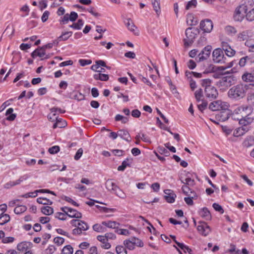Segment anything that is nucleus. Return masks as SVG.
Returning a JSON list of instances; mask_svg holds the SVG:
<instances>
[{
	"label": "nucleus",
	"instance_id": "nucleus-15",
	"mask_svg": "<svg viewBox=\"0 0 254 254\" xmlns=\"http://www.w3.org/2000/svg\"><path fill=\"white\" fill-rule=\"evenodd\" d=\"M105 187L109 191L114 193L118 186L113 182L112 179H108L105 183Z\"/></svg>",
	"mask_w": 254,
	"mask_h": 254
},
{
	"label": "nucleus",
	"instance_id": "nucleus-48",
	"mask_svg": "<svg viewBox=\"0 0 254 254\" xmlns=\"http://www.w3.org/2000/svg\"><path fill=\"white\" fill-rule=\"evenodd\" d=\"M124 244L126 247L130 250H132L134 249L135 246L133 245L132 242L129 240H125Z\"/></svg>",
	"mask_w": 254,
	"mask_h": 254
},
{
	"label": "nucleus",
	"instance_id": "nucleus-8",
	"mask_svg": "<svg viewBox=\"0 0 254 254\" xmlns=\"http://www.w3.org/2000/svg\"><path fill=\"white\" fill-rule=\"evenodd\" d=\"M212 48L211 46H207L198 55V62L203 61L209 57Z\"/></svg>",
	"mask_w": 254,
	"mask_h": 254
},
{
	"label": "nucleus",
	"instance_id": "nucleus-59",
	"mask_svg": "<svg viewBox=\"0 0 254 254\" xmlns=\"http://www.w3.org/2000/svg\"><path fill=\"white\" fill-rule=\"evenodd\" d=\"M55 217L61 220H65L66 218V215L62 212H57L56 213Z\"/></svg>",
	"mask_w": 254,
	"mask_h": 254
},
{
	"label": "nucleus",
	"instance_id": "nucleus-45",
	"mask_svg": "<svg viewBox=\"0 0 254 254\" xmlns=\"http://www.w3.org/2000/svg\"><path fill=\"white\" fill-rule=\"evenodd\" d=\"M132 242L134 246L142 247L143 246V242L138 238L135 237L132 238L130 239Z\"/></svg>",
	"mask_w": 254,
	"mask_h": 254
},
{
	"label": "nucleus",
	"instance_id": "nucleus-21",
	"mask_svg": "<svg viewBox=\"0 0 254 254\" xmlns=\"http://www.w3.org/2000/svg\"><path fill=\"white\" fill-rule=\"evenodd\" d=\"M242 80L247 82L254 81V75L252 73L245 72L242 76Z\"/></svg>",
	"mask_w": 254,
	"mask_h": 254
},
{
	"label": "nucleus",
	"instance_id": "nucleus-13",
	"mask_svg": "<svg viewBox=\"0 0 254 254\" xmlns=\"http://www.w3.org/2000/svg\"><path fill=\"white\" fill-rule=\"evenodd\" d=\"M164 192L166 194L164 196L166 200L169 203L174 202L176 197V195L174 193L173 191L171 190H165Z\"/></svg>",
	"mask_w": 254,
	"mask_h": 254
},
{
	"label": "nucleus",
	"instance_id": "nucleus-27",
	"mask_svg": "<svg viewBox=\"0 0 254 254\" xmlns=\"http://www.w3.org/2000/svg\"><path fill=\"white\" fill-rule=\"evenodd\" d=\"M102 224L107 227L114 229L118 228L120 225L117 222L112 221H103Z\"/></svg>",
	"mask_w": 254,
	"mask_h": 254
},
{
	"label": "nucleus",
	"instance_id": "nucleus-32",
	"mask_svg": "<svg viewBox=\"0 0 254 254\" xmlns=\"http://www.w3.org/2000/svg\"><path fill=\"white\" fill-rule=\"evenodd\" d=\"M83 21L82 19H78L77 23H74L69 25V27L76 30H79L83 25Z\"/></svg>",
	"mask_w": 254,
	"mask_h": 254
},
{
	"label": "nucleus",
	"instance_id": "nucleus-42",
	"mask_svg": "<svg viewBox=\"0 0 254 254\" xmlns=\"http://www.w3.org/2000/svg\"><path fill=\"white\" fill-rule=\"evenodd\" d=\"M73 249L70 245L65 246L62 250V254H72Z\"/></svg>",
	"mask_w": 254,
	"mask_h": 254
},
{
	"label": "nucleus",
	"instance_id": "nucleus-57",
	"mask_svg": "<svg viewBox=\"0 0 254 254\" xmlns=\"http://www.w3.org/2000/svg\"><path fill=\"white\" fill-rule=\"evenodd\" d=\"M158 149L159 152L161 154H165L166 156H168L170 154L169 152L163 147L159 146Z\"/></svg>",
	"mask_w": 254,
	"mask_h": 254
},
{
	"label": "nucleus",
	"instance_id": "nucleus-56",
	"mask_svg": "<svg viewBox=\"0 0 254 254\" xmlns=\"http://www.w3.org/2000/svg\"><path fill=\"white\" fill-rule=\"evenodd\" d=\"M244 134V132L243 131V128L240 127L237 128L234 131V135L236 137L240 136Z\"/></svg>",
	"mask_w": 254,
	"mask_h": 254
},
{
	"label": "nucleus",
	"instance_id": "nucleus-44",
	"mask_svg": "<svg viewBox=\"0 0 254 254\" xmlns=\"http://www.w3.org/2000/svg\"><path fill=\"white\" fill-rule=\"evenodd\" d=\"M55 119H56L57 122L53 125L54 128H56L57 127H60V128L64 127L66 125V123L65 121H64L62 122V125H61V123H62V122H61V121H60V120L58 119L57 117H55Z\"/></svg>",
	"mask_w": 254,
	"mask_h": 254
},
{
	"label": "nucleus",
	"instance_id": "nucleus-60",
	"mask_svg": "<svg viewBox=\"0 0 254 254\" xmlns=\"http://www.w3.org/2000/svg\"><path fill=\"white\" fill-rule=\"evenodd\" d=\"M182 190L183 193L186 195H189L190 189L187 185H184L182 187Z\"/></svg>",
	"mask_w": 254,
	"mask_h": 254
},
{
	"label": "nucleus",
	"instance_id": "nucleus-11",
	"mask_svg": "<svg viewBox=\"0 0 254 254\" xmlns=\"http://www.w3.org/2000/svg\"><path fill=\"white\" fill-rule=\"evenodd\" d=\"M199 225L197 226L198 231L202 235L206 236L211 231L210 227L204 222H199Z\"/></svg>",
	"mask_w": 254,
	"mask_h": 254
},
{
	"label": "nucleus",
	"instance_id": "nucleus-37",
	"mask_svg": "<svg viewBox=\"0 0 254 254\" xmlns=\"http://www.w3.org/2000/svg\"><path fill=\"white\" fill-rule=\"evenodd\" d=\"M37 201L39 204L44 205H51L53 202L50 200L44 197H39L37 199Z\"/></svg>",
	"mask_w": 254,
	"mask_h": 254
},
{
	"label": "nucleus",
	"instance_id": "nucleus-10",
	"mask_svg": "<svg viewBox=\"0 0 254 254\" xmlns=\"http://www.w3.org/2000/svg\"><path fill=\"white\" fill-rule=\"evenodd\" d=\"M221 46L223 51H224L226 56L230 59L235 54V51L231 48L230 46L227 42H222L221 43Z\"/></svg>",
	"mask_w": 254,
	"mask_h": 254
},
{
	"label": "nucleus",
	"instance_id": "nucleus-31",
	"mask_svg": "<svg viewBox=\"0 0 254 254\" xmlns=\"http://www.w3.org/2000/svg\"><path fill=\"white\" fill-rule=\"evenodd\" d=\"M131 159L127 158L124 160L121 166H119L118 168V171H124L127 166H129V163H131Z\"/></svg>",
	"mask_w": 254,
	"mask_h": 254
},
{
	"label": "nucleus",
	"instance_id": "nucleus-41",
	"mask_svg": "<svg viewBox=\"0 0 254 254\" xmlns=\"http://www.w3.org/2000/svg\"><path fill=\"white\" fill-rule=\"evenodd\" d=\"M246 18L247 20L253 21L254 20V7L246 13Z\"/></svg>",
	"mask_w": 254,
	"mask_h": 254
},
{
	"label": "nucleus",
	"instance_id": "nucleus-58",
	"mask_svg": "<svg viewBox=\"0 0 254 254\" xmlns=\"http://www.w3.org/2000/svg\"><path fill=\"white\" fill-rule=\"evenodd\" d=\"M69 97L70 98H73V99L77 100L78 101H80L84 99V96L83 94H82L80 93H76V94H75L74 95L73 97H72L71 96H69Z\"/></svg>",
	"mask_w": 254,
	"mask_h": 254
},
{
	"label": "nucleus",
	"instance_id": "nucleus-16",
	"mask_svg": "<svg viewBox=\"0 0 254 254\" xmlns=\"http://www.w3.org/2000/svg\"><path fill=\"white\" fill-rule=\"evenodd\" d=\"M252 36V32L250 30L244 31L240 33L238 36V38L240 41H248L249 37Z\"/></svg>",
	"mask_w": 254,
	"mask_h": 254
},
{
	"label": "nucleus",
	"instance_id": "nucleus-7",
	"mask_svg": "<svg viewBox=\"0 0 254 254\" xmlns=\"http://www.w3.org/2000/svg\"><path fill=\"white\" fill-rule=\"evenodd\" d=\"M213 25L212 21L208 19L201 21L200 28L204 32L210 33L213 29Z\"/></svg>",
	"mask_w": 254,
	"mask_h": 254
},
{
	"label": "nucleus",
	"instance_id": "nucleus-62",
	"mask_svg": "<svg viewBox=\"0 0 254 254\" xmlns=\"http://www.w3.org/2000/svg\"><path fill=\"white\" fill-rule=\"evenodd\" d=\"M79 63L81 66H85L87 64H90L92 63V61L90 60H79Z\"/></svg>",
	"mask_w": 254,
	"mask_h": 254
},
{
	"label": "nucleus",
	"instance_id": "nucleus-14",
	"mask_svg": "<svg viewBox=\"0 0 254 254\" xmlns=\"http://www.w3.org/2000/svg\"><path fill=\"white\" fill-rule=\"evenodd\" d=\"M238 120L239 121V124L240 125L248 126L253 122L254 118L251 115V113H250V114H248V115L244 116L242 118H240Z\"/></svg>",
	"mask_w": 254,
	"mask_h": 254
},
{
	"label": "nucleus",
	"instance_id": "nucleus-61",
	"mask_svg": "<svg viewBox=\"0 0 254 254\" xmlns=\"http://www.w3.org/2000/svg\"><path fill=\"white\" fill-rule=\"evenodd\" d=\"M54 241L58 245H61L64 243V240L63 238L57 237L54 239Z\"/></svg>",
	"mask_w": 254,
	"mask_h": 254
},
{
	"label": "nucleus",
	"instance_id": "nucleus-43",
	"mask_svg": "<svg viewBox=\"0 0 254 254\" xmlns=\"http://www.w3.org/2000/svg\"><path fill=\"white\" fill-rule=\"evenodd\" d=\"M194 96L197 102H199L200 101H203L201 99V98L203 97V92L202 89H199L196 90L194 93Z\"/></svg>",
	"mask_w": 254,
	"mask_h": 254
},
{
	"label": "nucleus",
	"instance_id": "nucleus-51",
	"mask_svg": "<svg viewBox=\"0 0 254 254\" xmlns=\"http://www.w3.org/2000/svg\"><path fill=\"white\" fill-rule=\"evenodd\" d=\"M116 251L118 254H127L126 248L122 246H117Z\"/></svg>",
	"mask_w": 254,
	"mask_h": 254
},
{
	"label": "nucleus",
	"instance_id": "nucleus-17",
	"mask_svg": "<svg viewBox=\"0 0 254 254\" xmlns=\"http://www.w3.org/2000/svg\"><path fill=\"white\" fill-rule=\"evenodd\" d=\"M199 214L203 218L206 220H210L211 219L210 212L206 207H203L199 211Z\"/></svg>",
	"mask_w": 254,
	"mask_h": 254
},
{
	"label": "nucleus",
	"instance_id": "nucleus-54",
	"mask_svg": "<svg viewBox=\"0 0 254 254\" xmlns=\"http://www.w3.org/2000/svg\"><path fill=\"white\" fill-rule=\"evenodd\" d=\"M72 34V32H65L63 33L61 36L59 37V39H62L63 40H66Z\"/></svg>",
	"mask_w": 254,
	"mask_h": 254
},
{
	"label": "nucleus",
	"instance_id": "nucleus-39",
	"mask_svg": "<svg viewBox=\"0 0 254 254\" xmlns=\"http://www.w3.org/2000/svg\"><path fill=\"white\" fill-rule=\"evenodd\" d=\"M225 30L228 35H233L237 33L236 29L231 26H227L225 28Z\"/></svg>",
	"mask_w": 254,
	"mask_h": 254
},
{
	"label": "nucleus",
	"instance_id": "nucleus-55",
	"mask_svg": "<svg viewBox=\"0 0 254 254\" xmlns=\"http://www.w3.org/2000/svg\"><path fill=\"white\" fill-rule=\"evenodd\" d=\"M212 206L216 211L219 212L221 214H223L224 213V209L219 204L214 203L213 204Z\"/></svg>",
	"mask_w": 254,
	"mask_h": 254
},
{
	"label": "nucleus",
	"instance_id": "nucleus-35",
	"mask_svg": "<svg viewBox=\"0 0 254 254\" xmlns=\"http://www.w3.org/2000/svg\"><path fill=\"white\" fill-rule=\"evenodd\" d=\"M126 25L127 26L128 29L132 32H134L135 31V29L136 28V27L134 24L133 22L132 21L130 18H128L127 19V22H126Z\"/></svg>",
	"mask_w": 254,
	"mask_h": 254
},
{
	"label": "nucleus",
	"instance_id": "nucleus-26",
	"mask_svg": "<svg viewBox=\"0 0 254 254\" xmlns=\"http://www.w3.org/2000/svg\"><path fill=\"white\" fill-rule=\"evenodd\" d=\"M152 4L153 5L154 10L155 11L157 16H159L161 12L160 0H153L152 1Z\"/></svg>",
	"mask_w": 254,
	"mask_h": 254
},
{
	"label": "nucleus",
	"instance_id": "nucleus-46",
	"mask_svg": "<svg viewBox=\"0 0 254 254\" xmlns=\"http://www.w3.org/2000/svg\"><path fill=\"white\" fill-rule=\"evenodd\" d=\"M247 100L250 106H254V92L248 94Z\"/></svg>",
	"mask_w": 254,
	"mask_h": 254
},
{
	"label": "nucleus",
	"instance_id": "nucleus-25",
	"mask_svg": "<svg viewBox=\"0 0 254 254\" xmlns=\"http://www.w3.org/2000/svg\"><path fill=\"white\" fill-rule=\"evenodd\" d=\"M98 241L102 242L103 245L102 246L103 248L108 249L111 247V245L108 243V240L103 236H98L97 237Z\"/></svg>",
	"mask_w": 254,
	"mask_h": 254
},
{
	"label": "nucleus",
	"instance_id": "nucleus-6",
	"mask_svg": "<svg viewBox=\"0 0 254 254\" xmlns=\"http://www.w3.org/2000/svg\"><path fill=\"white\" fill-rule=\"evenodd\" d=\"M229 106V104L227 102L217 100L211 102L209 106V108L213 111H221L227 109Z\"/></svg>",
	"mask_w": 254,
	"mask_h": 254
},
{
	"label": "nucleus",
	"instance_id": "nucleus-64",
	"mask_svg": "<svg viewBox=\"0 0 254 254\" xmlns=\"http://www.w3.org/2000/svg\"><path fill=\"white\" fill-rule=\"evenodd\" d=\"M246 46L249 47V51L254 52V44H252L250 41H247L245 43Z\"/></svg>",
	"mask_w": 254,
	"mask_h": 254
},
{
	"label": "nucleus",
	"instance_id": "nucleus-53",
	"mask_svg": "<svg viewBox=\"0 0 254 254\" xmlns=\"http://www.w3.org/2000/svg\"><path fill=\"white\" fill-rule=\"evenodd\" d=\"M60 150V148L58 145L54 146L49 148L48 151L50 154H54L57 153Z\"/></svg>",
	"mask_w": 254,
	"mask_h": 254
},
{
	"label": "nucleus",
	"instance_id": "nucleus-24",
	"mask_svg": "<svg viewBox=\"0 0 254 254\" xmlns=\"http://www.w3.org/2000/svg\"><path fill=\"white\" fill-rule=\"evenodd\" d=\"M190 174L189 172L187 173L186 174V178L184 180H181V182L186 185L193 186L195 184L194 180L190 177Z\"/></svg>",
	"mask_w": 254,
	"mask_h": 254
},
{
	"label": "nucleus",
	"instance_id": "nucleus-1",
	"mask_svg": "<svg viewBox=\"0 0 254 254\" xmlns=\"http://www.w3.org/2000/svg\"><path fill=\"white\" fill-rule=\"evenodd\" d=\"M254 84H239L231 88L228 92L229 98L240 100L243 98L246 95L248 90L253 87Z\"/></svg>",
	"mask_w": 254,
	"mask_h": 254
},
{
	"label": "nucleus",
	"instance_id": "nucleus-40",
	"mask_svg": "<svg viewBox=\"0 0 254 254\" xmlns=\"http://www.w3.org/2000/svg\"><path fill=\"white\" fill-rule=\"evenodd\" d=\"M27 207L25 205H19L16 207L14 209V212L17 214H20L25 212Z\"/></svg>",
	"mask_w": 254,
	"mask_h": 254
},
{
	"label": "nucleus",
	"instance_id": "nucleus-23",
	"mask_svg": "<svg viewBox=\"0 0 254 254\" xmlns=\"http://www.w3.org/2000/svg\"><path fill=\"white\" fill-rule=\"evenodd\" d=\"M67 216L71 218H80L82 217V214L76 210L70 208Z\"/></svg>",
	"mask_w": 254,
	"mask_h": 254
},
{
	"label": "nucleus",
	"instance_id": "nucleus-52",
	"mask_svg": "<svg viewBox=\"0 0 254 254\" xmlns=\"http://www.w3.org/2000/svg\"><path fill=\"white\" fill-rule=\"evenodd\" d=\"M211 80L210 79H204L201 80V85L206 88L207 87H211Z\"/></svg>",
	"mask_w": 254,
	"mask_h": 254
},
{
	"label": "nucleus",
	"instance_id": "nucleus-12",
	"mask_svg": "<svg viewBox=\"0 0 254 254\" xmlns=\"http://www.w3.org/2000/svg\"><path fill=\"white\" fill-rule=\"evenodd\" d=\"M204 93L206 97L209 99H215L218 95L216 89L214 86L205 88Z\"/></svg>",
	"mask_w": 254,
	"mask_h": 254
},
{
	"label": "nucleus",
	"instance_id": "nucleus-19",
	"mask_svg": "<svg viewBox=\"0 0 254 254\" xmlns=\"http://www.w3.org/2000/svg\"><path fill=\"white\" fill-rule=\"evenodd\" d=\"M118 135L123 139L130 142L131 141L130 136L128 132L125 129H120L118 131Z\"/></svg>",
	"mask_w": 254,
	"mask_h": 254
},
{
	"label": "nucleus",
	"instance_id": "nucleus-2",
	"mask_svg": "<svg viewBox=\"0 0 254 254\" xmlns=\"http://www.w3.org/2000/svg\"><path fill=\"white\" fill-rule=\"evenodd\" d=\"M213 60L216 63L224 64L220 67L222 69H226L233 66V61H230L229 58L225 56L223 50L220 48L215 49L212 53Z\"/></svg>",
	"mask_w": 254,
	"mask_h": 254
},
{
	"label": "nucleus",
	"instance_id": "nucleus-30",
	"mask_svg": "<svg viewBox=\"0 0 254 254\" xmlns=\"http://www.w3.org/2000/svg\"><path fill=\"white\" fill-rule=\"evenodd\" d=\"M96 80H100L101 81H107L109 79V75L108 74L98 73L95 74L93 76Z\"/></svg>",
	"mask_w": 254,
	"mask_h": 254
},
{
	"label": "nucleus",
	"instance_id": "nucleus-9",
	"mask_svg": "<svg viewBox=\"0 0 254 254\" xmlns=\"http://www.w3.org/2000/svg\"><path fill=\"white\" fill-rule=\"evenodd\" d=\"M231 115H232V112L228 108L227 109L222 110L217 114L216 119L219 121L225 122L229 118Z\"/></svg>",
	"mask_w": 254,
	"mask_h": 254
},
{
	"label": "nucleus",
	"instance_id": "nucleus-49",
	"mask_svg": "<svg viewBox=\"0 0 254 254\" xmlns=\"http://www.w3.org/2000/svg\"><path fill=\"white\" fill-rule=\"evenodd\" d=\"M115 120L116 121H121L123 124L127 123L128 120L127 117H124L122 115L118 114L115 117Z\"/></svg>",
	"mask_w": 254,
	"mask_h": 254
},
{
	"label": "nucleus",
	"instance_id": "nucleus-29",
	"mask_svg": "<svg viewBox=\"0 0 254 254\" xmlns=\"http://www.w3.org/2000/svg\"><path fill=\"white\" fill-rule=\"evenodd\" d=\"M45 55L44 51V47H41L39 50L37 49L35 50L31 54L33 58H35L37 56L43 57Z\"/></svg>",
	"mask_w": 254,
	"mask_h": 254
},
{
	"label": "nucleus",
	"instance_id": "nucleus-34",
	"mask_svg": "<svg viewBox=\"0 0 254 254\" xmlns=\"http://www.w3.org/2000/svg\"><path fill=\"white\" fill-rule=\"evenodd\" d=\"M77 225V228H78L81 231H86L89 228V226L86 223L81 220H79L78 223Z\"/></svg>",
	"mask_w": 254,
	"mask_h": 254
},
{
	"label": "nucleus",
	"instance_id": "nucleus-4",
	"mask_svg": "<svg viewBox=\"0 0 254 254\" xmlns=\"http://www.w3.org/2000/svg\"><path fill=\"white\" fill-rule=\"evenodd\" d=\"M252 112V108L248 106H242L237 107L232 113V116L234 120H239L244 116L248 115Z\"/></svg>",
	"mask_w": 254,
	"mask_h": 254
},
{
	"label": "nucleus",
	"instance_id": "nucleus-33",
	"mask_svg": "<svg viewBox=\"0 0 254 254\" xmlns=\"http://www.w3.org/2000/svg\"><path fill=\"white\" fill-rule=\"evenodd\" d=\"M41 212L45 215H49L53 213L54 210L53 208H52L51 207L49 206H43L41 208Z\"/></svg>",
	"mask_w": 254,
	"mask_h": 254
},
{
	"label": "nucleus",
	"instance_id": "nucleus-18",
	"mask_svg": "<svg viewBox=\"0 0 254 254\" xmlns=\"http://www.w3.org/2000/svg\"><path fill=\"white\" fill-rule=\"evenodd\" d=\"M190 193H193V196H190L189 194L188 197L184 198L185 201L189 205H192L193 204V199H196L198 197L197 194L194 191H191Z\"/></svg>",
	"mask_w": 254,
	"mask_h": 254
},
{
	"label": "nucleus",
	"instance_id": "nucleus-36",
	"mask_svg": "<svg viewBox=\"0 0 254 254\" xmlns=\"http://www.w3.org/2000/svg\"><path fill=\"white\" fill-rule=\"evenodd\" d=\"M38 192H47V193H51V194L56 195V194L55 193V192L54 191H51L49 190H44V189L36 190L34 192H31L30 193V194L33 196L32 197H34L37 195Z\"/></svg>",
	"mask_w": 254,
	"mask_h": 254
},
{
	"label": "nucleus",
	"instance_id": "nucleus-22",
	"mask_svg": "<svg viewBox=\"0 0 254 254\" xmlns=\"http://www.w3.org/2000/svg\"><path fill=\"white\" fill-rule=\"evenodd\" d=\"M31 245V243L23 242L19 243L17 246V249L18 251L23 252L27 251L28 248Z\"/></svg>",
	"mask_w": 254,
	"mask_h": 254
},
{
	"label": "nucleus",
	"instance_id": "nucleus-50",
	"mask_svg": "<svg viewBox=\"0 0 254 254\" xmlns=\"http://www.w3.org/2000/svg\"><path fill=\"white\" fill-rule=\"evenodd\" d=\"M197 5L196 0H191L189 1L186 5V8L188 10L191 8H195Z\"/></svg>",
	"mask_w": 254,
	"mask_h": 254
},
{
	"label": "nucleus",
	"instance_id": "nucleus-3",
	"mask_svg": "<svg viewBox=\"0 0 254 254\" xmlns=\"http://www.w3.org/2000/svg\"><path fill=\"white\" fill-rule=\"evenodd\" d=\"M198 33L199 29L197 28H188L186 30V38L184 39L185 46L188 47L191 46Z\"/></svg>",
	"mask_w": 254,
	"mask_h": 254
},
{
	"label": "nucleus",
	"instance_id": "nucleus-20",
	"mask_svg": "<svg viewBox=\"0 0 254 254\" xmlns=\"http://www.w3.org/2000/svg\"><path fill=\"white\" fill-rule=\"evenodd\" d=\"M232 80L231 77H224L220 80L219 84L221 86L228 87L232 84Z\"/></svg>",
	"mask_w": 254,
	"mask_h": 254
},
{
	"label": "nucleus",
	"instance_id": "nucleus-5",
	"mask_svg": "<svg viewBox=\"0 0 254 254\" xmlns=\"http://www.w3.org/2000/svg\"><path fill=\"white\" fill-rule=\"evenodd\" d=\"M248 10V5L246 2L237 6L233 15L234 19L237 21H242L246 17V13Z\"/></svg>",
	"mask_w": 254,
	"mask_h": 254
},
{
	"label": "nucleus",
	"instance_id": "nucleus-28",
	"mask_svg": "<svg viewBox=\"0 0 254 254\" xmlns=\"http://www.w3.org/2000/svg\"><path fill=\"white\" fill-rule=\"evenodd\" d=\"M197 20L194 18L192 14H188L187 17V23L188 25L192 26L197 23Z\"/></svg>",
	"mask_w": 254,
	"mask_h": 254
},
{
	"label": "nucleus",
	"instance_id": "nucleus-47",
	"mask_svg": "<svg viewBox=\"0 0 254 254\" xmlns=\"http://www.w3.org/2000/svg\"><path fill=\"white\" fill-rule=\"evenodd\" d=\"M114 193L121 198H125L126 197L125 193L119 187H118Z\"/></svg>",
	"mask_w": 254,
	"mask_h": 254
},
{
	"label": "nucleus",
	"instance_id": "nucleus-63",
	"mask_svg": "<svg viewBox=\"0 0 254 254\" xmlns=\"http://www.w3.org/2000/svg\"><path fill=\"white\" fill-rule=\"evenodd\" d=\"M83 149L82 148H79L77 152L76 153L74 157V158L75 160H78L82 156V154H83Z\"/></svg>",
	"mask_w": 254,
	"mask_h": 254
},
{
	"label": "nucleus",
	"instance_id": "nucleus-38",
	"mask_svg": "<svg viewBox=\"0 0 254 254\" xmlns=\"http://www.w3.org/2000/svg\"><path fill=\"white\" fill-rule=\"evenodd\" d=\"M10 220V216L8 214H4L0 217V225H2L7 223Z\"/></svg>",
	"mask_w": 254,
	"mask_h": 254
}]
</instances>
